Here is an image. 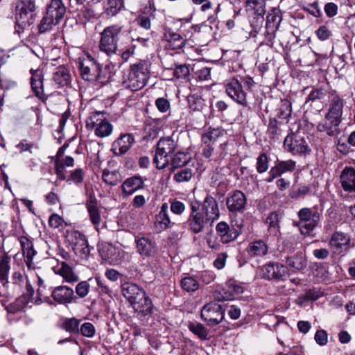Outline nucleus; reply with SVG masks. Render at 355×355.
Returning <instances> with one entry per match:
<instances>
[{
  "label": "nucleus",
  "instance_id": "nucleus-63",
  "mask_svg": "<svg viewBox=\"0 0 355 355\" xmlns=\"http://www.w3.org/2000/svg\"><path fill=\"white\" fill-rule=\"evenodd\" d=\"M155 105L158 110L162 113L166 112L170 108L169 101L163 97H160L156 99Z\"/></svg>",
  "mask_w": 355,
  "mask_h": 355
},
{
  "label": "nucleus",
  "instance_id": "nucleus-59",
  "mask_svg": "<svg viewBox=\"0 0 355 355\" xmlns=\"http://www.w3.org/2000/svg\"><path fill=\"white\" fill-rule=\"evenodd\" d=\"M188 101L189 108L193 111H199L203 107V99L201 97L192 96Z\"/></svg>",
  "mask_w": 355,
  "mask_h": 355
},
{
  "label": "nucleus",
  "instance_id": "nucleus-61",
  "mask_svg": "<svg viewBox=\"0 0 355 355\" xmlns=\"http://www.w3.org/2000/svg\"><path fill=\"white\" fill-rule=\"evenodd\" d=\"M327 91L323 88L313 89L308 95L306 102L308 101H315L323 98L326 96Z\"/></svg>",
  "mask_w": 355,
  "mask_h": 355
},
{
  "label": "nucleus",
  "instance_id": "nucleus-24",
  "mask_svg": "<svg viewBox=\"0 0 355 355\" xmlns=\"http://www.w3.org/2000/svg\"><path fill=\"white\" fill-rule=\"evenodd\" d=\"M135 143V138L131 134H121L112 144V150L119 156L125 154Z\"/></svg>",
  "mask_w": 355,
  "mask_h": 355
},
{
  "label": "nucleus",
  "instance_id": "nucleus-58",
  "mask_svg": "<svg viewBox=\"0 0 355 355\" xmlns=\"http://www.w3.org/2000/svg\"><path fill=\"white\" fill-rule=\"evenodd\" d=\"M189 73V69L185 64L177 65L173 73L174 76L178 79L185 78Z\"/></svg>",
  "mask_w": 355,
  "mask_h": 355
},
{
  "label": "nucleus",
  "instance_id": "nucleus-20",
  "mask_svg": "<svg viewBox=\"0 0 355 355\" xmlns=\"http://www.w3.org/2000/svg\"><path fill=\"white\" fill-rule=\"evenodd\" d=\"M137 252L143 257H153L157 252L155 241L148 237H137L135 239Z\"/></svg>",
  "mask_w": 355,
  "mask_h": 355
},
{
  "label": "nucleus",
  "instance_id": "nucleus-23",
  "mask_svg": "<svg viewBox=\"0 0 355 355\" xmlns=\"http://www.w3.org/2000/svg\"><path fill=\"white\" fill-rule=\"evenodd\" d=\"M344 105L345 100L343 98L337 94H331L329 96L328 111L325 115L342 121Z\"/></svg>",
  "mask_w": 355,
  "mask_h": 355
},
{
  "label": "nucleus",
  "instance_id": "nucleus-17",
  "mask_svg": "<svg viewBox=\"0 0 355 355\" xmlns=\"http://www.w3.org/2000/svg\"><path fill=\"white\" fill-rule=\"evenodd\" d=\"M296 162L292 159L279 160L277 159L275 166L268 172V176L266 179L268 182H272L275 178L280 177L282 174L293 172L295 170Z\"/></svg>",
  "mask_w": 355,
  "mask_h": 355
},
{
  "label": "nucleus",
  "instance_id": "nucleus-39",
  "mask_svg": "<svg viewBox=\"0 0 355 355\" xmlns=\"http://www.w3.org/2000/svg\"><path fill=\"white\" fill-rule=\"evenodd\" d=\"M190 159L189 154L183 151H178L171 156V159H169V164L172 166L173 168H178L185 166Z\"/></svg>",
  "mask_w": 355,
  "mask_h": 355
},
{
  "label": "nucleus",
  "instance_id": "nucleus-11",
  "mask_svg": "<svg viewBox=\"0 0 355 355\" xmlns=\"http://www.w3.org/2000/svg\"><path fill=\"white\" fill-rule=\"evenodd\" d=\"M284 148L293 155L306 154L311 151L305 139L293 132L284 139Z\"/></svg>",
  "mask_w": 355,
  "mask_h": 355
},
{
  "label": "nucleus",
  "instance_id": "nucleus-14",
  "mask_svg": "<svg viewBox=\"0 0 355 355\" xmlns=\"http://www.w3.org/2000/svg\"><path fill=\"white\" fill-rule=\"evenodd\" d=\"M34 10V0H18L15 7V19L22 26L31 24V19Z\"/></svg>",
  "mask_w": 355,
  "mask_h": 355
},
{
  "label": "nucleus",
  "instance_id": "nucleus-7",
  "mask_svg": "<svg viewBox=\"0 0 355 355\" xmlns=\"http://www.w3.org/2000/svg\"><path fill=\"white\" fill-rule=\"evenodd\" d=\"M95 128V134L98 137L109 136L112 132V125L101 112L93 113L86 121L87 129Z\"/></svg>",
  "mask_w": 355,
  "mask_h": 355
},
{
  "label": "nucleus",
  "instance_id": "nucleus-45",
  "mask_svg": "<svg viewBox=\"0 0 355 355\" xmlns=\"http://www.w3.org/2000/svg\"><path fill=\"white\" fill-rule=\"evenodd\" d=\"M189 329L200 340L209 339V331L201 323L190 322L188 324Z\"/></svg>",
  "mask_w": 355,
  "mask_h": 355
},
{
  "label": "nucleus",
  "instance_id": "nucleus-8",
  "mask_svg": "<svg viewBox=\"0 0 355 355\" xmlns=\"http://www.w3.org/2000/svg\"><path fill=\"white\" fill-rule=\"evenodd\" d=\"M300 227L302 234H309L318 225L321 215L316 209L302 208L298 211Z\"/></svg>",
  "mask_w": 355,
  "mask_h": 355
},
{
  "label": "nucleus",
  "instance_id": "nucleus-50",
  "mask_svg": "<svg viewBox=\"0 0 355 355\" xmlns=\"http://www.w3.org/2000/svg\"><path fill=\"white\" fill-rule=\"evenodd\" d=\"M181 286L187 292H194L198 287V282L193 277H185L181 280Z\"/></svg>",
  "mask_w": 355,
  "mask_h": 355
},
{
  "label": "nucleus",
  "instance_id": "nucleus-13",
  "mask_svg": "<svg viewBox=\"0 0 355 355\" xmlns=\"http://www.w3.org/2000/svg\"><path fill=\"white\" fill-rule=\"evenodd\" d=\"M66 12V8L62 0H51L46 8V31L48 26L56 25Z\"/></svg>",
  "mask_w": 355,
  "mask_h": 355
},
{
  "label": "nucleus",
  "instance_id": "nucleus-40",
  "mask_svg": "<svg viewBox=\"0 0 355 355\" xmlns=\"http://www.w3.org/2000/svg\"><path fill=\"white\" fill-rule=\"evenodd\" d=\"M80 320L76 318H65L62 319L60 327L71 334H78Z\"/></svg>",
  "mask_w": 355,
  "mask_h": 355
},
{
  "label": "nucleus",
  "instance_id": "nucleus-29",
  "mask_svg": "<svg viewBox=\"0 0 355 355\" xmlns=\"http://www.w3.org/2000/svg\"><path fill=\"white\" fill-rule=\"evenodd\" d=\"M32 74L31 78V87L35 96L42 102H44L43 89V71L40 69L36 70L31 69Z\"/></svg>",
  "mask_w": 355,
  "mask_h": 355
},
{
  "label": "nucleus",
  "instance_id": "nucleus-48",
  "mask_svg": "<svg viewBox=\"0 0 355 355\" xmlns=\"http://www.w3.org/2000/svg\"><path fill=\"white\" fill-rule=\"evenodd\" d=\"M102 179L107 184L111 186L116 185L121 180V175L118 171H109L107 170L103 171Z\"/></svg>",
  "mask_w": 355,
  "mask_h": 355
},
{
  "label": "nucleus",
  "instance_id": "nucleus-32",
  "mask_svg": "<svg viewBox=\"0 0 355 355\" xmlns=\"http://www.w3.org/2000/svg\"><path fill=\"white\" fill-rule=\"evenodd\" d=\"M349 242L350 239L347 234L341 232H336L331 236L329 245L334 253L340 254L342 252L343 247L347 245Z\"/></svg>",
  "mask_w": 355,
  "mask_h": 355
},
{
  "label": "nucleus",
  "instance_id": "nucleus-62",
  "mask_svg": "<svg viewBox=\"0 0 355 355\" xmlns=\"http://www.w3.org/2000/svg\"><path fill=\"white\" fill-rule=\"evenodd\" d=\"M89 284L86 281L78 283L76 287V294L81 298L85 297L89 293Z\"/></svg>",
  "mask_w": 355,
  "mask_h": 355
},
{
  "label": "nucleus",
  "instance_id": "nucleus-35",
  "mask_svg": "<svg viewBox=\"0 0 355 355\" xmlns=\"http://www.w3.org/2000/svg\"><path fill=\"white\" fill-rule=\"evenodd\" d=\"M86 207L89 213L91 222L95 226H98L101 221V217L98 207V200L96 198L90 196L89 200L86 202Z\"/></svg>",
  "mask_w": 355,
  "mask_h": 355
},
{
  "label": "nucleus",
  "instance_id": "nucleus-60",
  "mask_svg": "<svg viewBox=\"0 0 355 355\" xmlns=\"http://www.w3.org/2000/svg\"><path fill=\"white\" fill-rule=\"evenodd\" d=\"M314 340L320 346H324L328 341V334L324 329L318 330L315 334Z\"/></svg>",
  "mask_w": 355,
  "mask_h": 355
},
{
  "label": "nucleus",
  "instance_id": "nucleus-30",
  "mask_svg": "<svg viewBox=\"0 0 355 355\" xmlns=\"http://www.w3.org/2000/svg\"><path fill=\"white\" fill-rule=\"evenodd\" d=\"M340 183L345 191H355V169L346 166L340 175Z\"/></svg>",
  "mask_w": 355,
  "mask_h": 355
},
{
  "label": "nucleus",
  "instance_id": "nucleus-53",
  "mask_svg": "<svg viewBox=\"0 0 355 355\" xmlns=\"http://www.w3.org/2000/svg\"><path fill=\"white\" fill-rule=\"evenodd\" d=\"M257 171L263 173L268 169V157L266 153H261L257 159Z\"/></svg>",
  "mask_w": 355,
  "mask_h": 355
},
{
  "label": "nucleus",
  "instance_id": "nucleus-27",
  "mask_svg": "<svg viewBox=\"0 0 355 355\" xmlns=\"http://www.w3.org/2000/svg\"><path fill=\"white\" fill-rule=\"evenodd\" d=\"M246 252L250 257L261 258L268 254V246L266 242L262 239L255 240L248 244Z\"/></svg>",
  "mask_w": 355,
  "mask_h": 355
},
{
  "label": "nucleus",
  "instance_id": "nucleus-49",
  "mask_svg": "<svg viewBox=\"0 0 355 355\" xmlns=\"http://www.w3.org/2000/svg\"><path fill=\"white\" fill-rule=\"evenodd\" d=\"M192 176V170L186 167L177 171L173 175V180L178 183L189 182L191 179Z\"/></svg>",
  "mask_w": 355,
  "mask_h": 355
},
{
  "label": "nucleus",
  "instance_id": "nucleus-64",
  "mask_svg": "<svg viewBox=\"0 0 355 355\" xmlns=\"http://www.w3.org/2000/svg\"><path fill=\"white\" fill-rule=\"evenodd\" d=\"M185 210L184 204L179 200H174L171 202V211L177 215L182 214Z\"/></svg>",
  "mask_w": 355,
  "mask_h": 355
},
{
  "label": "nucleus",
  "instance_id": "nucleus-57",
  "mask_svg": "<svg viewBox=\"0 0 355 355\" xmlns=\"http://www.w3.org/2000/svg\"><path fill=\"white\" fill-rule=\"evenodd\" d=\"M84 180V172L80 168H78L70 173L69 178L67 181H72L76 184H80Z\"/></svg>",
  "mask_w": 355,
  "mask_h": 355
},
{
  "label": "nucleus",
  "instance_id": "nucleus-31",
  "mask_svg": "<svg viewBox=\"0 0 355 355\" xmlns=\"http://www.w3.org/2000/svg\"><path fill=\"white\" fill-rule=\"evenodd\" d=\"M292 114L291 103L288 99L281 100L274 111V116L277 120L287 123Z\"/></svg>",
  "mask_w": 355,
  "mask_h": 355
},
{
  "label": "nucleus",
  "instance_id": "nucleus-46",
  "mask_svg": "<svg viewBox=\"0 0 355 355\" xmlns=\"http://www.w3.org/2000/svg\"><path fill=\"white\" fill-rule=\"evenodd\" d=\"M59 274L69 283H74L78 281V276L74 273L72 268L63 262L62 267L59 269Z\"/></svg>",
  "mask_w": 355,
  "mask_h": 355
},
{
  "label": "nucleus",
  "instance_id": "nucleus-10",
  "mask_svg": "<svg viewBox=\"0 0 355 355\" xmlns=\"http://www.w3.org/2000/svg\"><path fill=\"white\" fill-rule=\"evenodd\" d=\"M67 239L76 255L81 258H86L89 255L90 249L83 234L77 230H72L67 232Z\"/></svg>",
  "mask_w": 355,
  "mask_h": 355
},
{
  "label": "nucleus",
  "instance_id": "nucleus-38",
  "mask_svg": "<svg viewBox=\"0 0 355 355\" xmlns=\"http://www.w3.org/2000/svg\"><path fill=\"white\" fill-rule=\"evenodd\" d=\"M19 242L21 247L24 256L26 258V263L28 266L31 262L33 257L36 252L33 249V245L32 241L26 236H21L19 238Z\"/></svg>",
  "mask_w": 355,
  "mask_h": 355
},
{
  "label": "nucleus",
  "instance_id": "nucleus-52",
  "mask_svg": "<svg viewBox=\"0 0 355 355\" xmlns=\"http://www.w3.org/2000/svg\"><path fill=\"white\" fill-rule=\"evenodd\" d=\"M323 295V292L318 288H312L306 291L305 294L300 297L303 300L315 301Z\"/></svg>",
  "mask_w": 355,
  "mask_h": 355
},
{
  "label": "nucleus",
  "instance_id": "nucleus-25",
  "mask_svg": "<svg viewBox=\"0 0 355 355\" xmlns=\"http://www.w3.org/2000/svg\"><path fill=\"white\" fill-rule=\"evenodd\" d=\"M216 231L223 243L234 241L239 235V232L233 226L230 227L225 222H220L216 225Z\"/></svg>",
  "mask_w": 355,
  "mask_h": 355
},
{
  "label": "nucleus",
  "instance_id": "nucleus-47",
  "mask_svg": "<svg viewBox=\"0 0 355 355\" xmlns=\"http://www.w3.org/2000/svg\"><path fill=\"white\" fill-rule=\"evenodd\" d=\"M281 21L282 16L273 10L267 15L266 28L275 32L278 29Z\"/></svg>",
  "mask_w": 355,
  "mask_h": 355
},
{
  "label": "nucleus",
  "instance_id": "nucleus-16",
  "mask_svg": "<svg viewBox=\"0 0 355 355\" xmlns=\"http://www.w3.org/2000/svg\"><path fill=\"white\" fill-rule=\"evenodd\" d=\"M51 66H57L53 72L52 80L58 87L66 86L70 83L71 75L63 63H60L59 58L51 59Z\"/></svg>",
  "mask_w": 355,
  "mask_h": 355
},
{
  "label": "nucleus",
  "instance_id": "nucleus-12",
  "mask_svg": "<svg viewBox=\"0 0 355 355\" xmlns=\"http://www.w3.org/2000/svg\"><path fill=\"white\" fill-rule=\"evenodd\" d=\"M227 96L237 104L248 106L247 94L243 89L241 83L237 78H231L225 85Z\"/></svg>",
  "mask_w": 355,
  "mask_h": 355
},
{
  "label": "nucleus",
  "instance_id": "nucleus-43",
  "mask_svg": "<svg viewBox=\"0 0 355 355\" xmlns=\"http://www.w3.org/2000/svg\"><path fill=\"white\" fill-rule=\"evenodd\" d=\"M223 291L225 295L228 294V295L223 296V300H229L233 299L234 297L239 295L242 294L244 289L242 286L233 282H229L226 284V288H224Z\"/></svg>",
  "mask_w": 355,
  "mask_h": 355
},
{
  "label": "nucleus",
  "instance_id": "nucleus-41",
  "mask_svg": "<svg viewBox=\"0 0 355 355\" xmlns=\"http://www.w3.org/2000/svg\"><path fill=\"white\" fill-rule=\"evenodd\" d=\"M287 264L295 271L302 270L306 267L307 261L302 254H296L288 257Z\"/></svg>",
  "mask_w": 355,
  "mask_h": 355
},
{
  "label": "nucleus",
  "instance_id": "nucleus-36",
  "mask_svg": "<svg viewBox=\"0 0 355 355\" xmlns=\"http://www.w3.org/2000/svg\"><path fill=\"white\" fill-rule=\"evenodd\" d=\"M165 40L169 48L174 50L181 49L185 44L186 40L178 33L167 32L164 35Z\"/></svg>",
  "mask_w": 355,
  "mask_h": 355
},
{
  "label": "nucleus",
  "instance_id": "nucleus-5",
  "mask_svg": "<svg viewBox=\"0 0 355 355\" xmlns=\"http://www.w3.org/2000/svg\"><path fill=\"white\" fill-rule=\"evenodd\" d=\"M177 142L171 137L161 138L157 144L153 164L158 169H164L169 164V156L177 148Z\"/></svg>",
  "mask_w": 355,
  "mask_h": 355
},
{
  "label": "nucleus",
  "instance_id": "nucleus-15",
  "mask_svg": "<svg viewBox=\"0 0 355 355\" xmlns=\"http://www.w3.org/2000/svg\"><path fill=\"white\" fill-rule=\"evenodd\" d=\"M263 278L268 280H282L288 275L287 267L283 264L269 262L261 268Z\"/></svg>",
  "mask_w": 355,
  "mask_h": 355
},
{
  "label": "nucleus",
  "instance_id": "nucleus-21",
  "mask_svg": "<svg viewBox=\"0 0 355 355\" xmlns=\"http://www.w3.org/2000/svg\"><path fill=\"white\" fill-rule=\"evenodd\" d=\"M145 179L140 175H133L124 180L121 186L123 196H129L145 188Z\"/></svg>",
  "mask_w": 355,
  "mask_h": 355
},
{
  "label": "nucleus",
  "instance_id": "nucleus-28",
  "mask_svg": "<svg viewBox=\"0 0 355 355\" xmlns=\"http://www.w3.org/2000/svg\"><path fill=\"white\" fill-rule=\"evenodd\" d=\"M121 292L125 298L132 304L139 298L144 296L146 292L135 284L125 282L121 286Z\"/></svg>",
  "mask_w": 355,
  "mask_h": 355
},
{
  "label": "nucleus",
  "instance_id": "nucleus-4",
  "mask_svg": "<svg viewBox=\"0 0 355 355\" xmlns=\"http://www.w3.org/2000/svg\"><path fill=\"white\" fill-rule=\"evenodd\" d=\"M123 35V26L119 24L109 26L100 33L98 48L107 56L116 53L118 42Z\"/></svg>",
  "mask_w": 355,
  "mask_h": 355
},
{
  "label": "nucleus",
  "instance_id": "nucleus-55",
  "mask_svg": "<svg viewBox=\"0 0 355 355\" xmlns=\"http://www.w3.org/2000/svg\"><path fill=\"white\" fill-rule=\"evenodd\" d=\"M87 338H92L95 335L96 329L91 322H85L79 328V333Z\"/></svg>",
  "mask_w": 355,
  "mask_h": 355
},
{
  "label": "nucleus",
  "instance_id": "nucleus-42",
  "mask_svg": "<svg viewBox=\"0 0 355 355\" xmlns=\"http://www.w3.org/2000/svg\"><path fill=\"white\" fill-rule=\"evenodd\" d=\"M123 6V0H107L104 12L107 16L114 17L121 10Z\"/></svg>",
  "mask_w": 355,
  "mask_h": 355
},
{
  "label": "nucleus",
  "instance_id": "nucleus-51",
  "mask_svg": "<svg viewBox=\"0 0 355 355\" xmlns=\"http://www.w3.org/2000/svg\"><path fill=\"white\" fill-rule=\"evenodd\" d=\"M315 33L318 40L322 42L329 40L333 35L332 31L329 27L325 24L320 26L315 31Z\"/></svg>",
  "mask_w": 355,
  "mask_h": 355
},
{
  "label": "nucleus",
  "instance_id": "nucleus-2",
  "mask_svg": "<svg viewBox=\"0 0 355 355\" xmlns=\"http://www.w3.org/2000/svg\"><path fill=\"white\" fill-rule=\"evenodd\" d=\"M191 212L188 217L189 230L194 234L202 232L211 226L220 217L217 200L207 194L202 201L193 200L190 202Z\"/></svg>",
  "mask_w": 355,
  "mask_h": 355
},
{
  "label": "nucleus",
  "instance_id": "nucleus-1",
  "mask_svg": "<svg viewBox=\"0 0 355 355\" xmlns=\"http://www.w3.org/2000/svg\"><path fill=\"white\" fill-rule=\"evenodd\" d=\"M10 257L6 254L0 256V282L2 288L0 287L1 291H10L12 294H18L21 293L24 286H26L27 302H32L39 305L43 303V279L38 276V286L37 293L35 294L34 291L30 284H28L26 278L21 272H15L12 277L11 281L8 280V274L10 269Z\"/></svg>",
  "mask_w": 355,
  "mask_h": 355
},
{
  "label": "nucleus",
  "instance_id": "nucleus-37",
  "mask_svg": "<svg viewBox=\"0 0 355 355\" xmlns=\"http://www.w3.org/2000/svg\"><path fill=\"white\" fill-rule=\"evenodd\" d=\"M225 130L221 128L209 127L202 135L201 139L203 144H214L218 137L223 135Z\"/></svg>",
  "mask_w": 355,
  "mask_h": 355
},
{
  "label": "nucleus",
  "instance_id": "nucleus-33",
  "mask_svg": "<svg viewBox=\"0 0 355 355\" xmlns=\"http://www.w3.org/2000/svg\"><path fill=\"white\" fill-rule=\"evenodd\" d=\"M134 310L142 316L150 315L153 312V303L149 297L144 296L139 298L132 304Z\"/></svg>",
  "mask_w": 355,
  "mask_h": 355
},
{
  "label": "nucleus",
  "instance_id": "nucleus-56",
  "mask_svg": "<svg viewBox=\"0 0 355 355\" xmlns=\"http://www.w3.org/2000/svg\"><path fill=\"white\" fill-rule=\"evenodd\" d=\"M303 10L315 17H320L322 15L318 1H315L307 6L303 7Z\"/></svg>",
  "mask_w": 355,
  "mask_h": 355
},
{
  "label": "nucleus",
  "instance_id": "nucleus-9",
  "mask_svg": "<svg viewBox=\"0 0 355 355\" xmlns=\"http://www.w3.org/2000/svg\"><path fill=\"white\" fill-rule=\"evenodd\" d=\"M225 311L221 304L209 302L205 304L200 313V317L207 325L214 326L220 324L224 318Z\"/></svg>",
  "mask_w": 355,
  "mask_h": 355
},
{
  "label": "nucleus",
  "instance_id": "nucleus-19",
  "mask_svg": "<svg viewBox=\"0 0 355 355\" xmlns=\"http://www.w3.org/2000/svg\"><path fill=\"white\" fill-rule=\"evenodd\" d=\"M341 122L338 119L325 115L324 118L318 123L316 129L319 132L324 133L329 137H336L340 133Z\"/></svg>",
  "mask_w": 355,
  "mask_h": 355
},
{
  "label": "nucleus",
  "instance_id": "nucleus-3",
  "mask_svg": "<svg viewBox=\"0 0 355 355\" xmlns=\"http://www.w3.org/2000/svg\"><path fill=\"white\" fill-rule=\"evenodd\" d=\"M149 77L150 64L139 61L130 66L128 73L123 76V84L131 91H138L146 86Z\"/></svg>",
  "mask_w": 355,
  "mask_h": 355
},
{
  "label": "nucleus",
  "instance_id": "nucleus-6",
  "mask_svg": "<svg viewBox=\"0 0 355 355\" xmlns=\"http://www.w3.org/2000/svg\"><path fill=\"white\" fill-rule=\"evenodd\" d=\"M78 64L80 75L85 80L96 81L103 85L107 82V78L103 73L100 64L91 55H88L83 60H80Z\"/></svg>",
  "mask_w": 355,
  "mask_h": 355
},
{
  "label": "nucleus",
  "instance_id": "nucleus-44",
  "mask_svg": "<svg viewBox=\"0 0 355 355\" xmlns=\"http://www.w3.org/2000/svg\"><path fill=\"white\" fill-rule=\"evenodd\" d=\"M284 122L277 121L275 118H270L268 125V133L273 140L279 139L282 136V129L280 125Z\"/></svg>",
  "mask_w": 355,
  "mask_h": 355
},
{
  "label": "nucleus",
  "instance_id": "nucleus-18",
  "mask_svg": "<svg viewBox=\"0 0 355 355\" xmlns=\"http://www.w3.org/2000/svg\"><path fill=\"white\" fill-rule=\"evenodd\" d=\"M247 198L240 190H235L226 199V205L230 212L241 213L244 211Z\"/></svg>",
  "mask_w": 355,
  "mask_h": 355
},
{
  "label": "nucleus",
  "instance_id": "nucleus-22",
  "mask_svg": "<svg viewBox=\"0 0 355 355\" xmlns=\"http://www.w3.org/2000/svg\"><path fill=\"white\" fill-rule=\"evenodd\" d=\"M168 209L167 203L164 202L162 205L159 213L155 215L154 227L157 232L170 229L174 225V223L170 219Z\"/></svg>",
  "mask_w": 355,
  "mask_h": 355
},
{
  "label": "nucleus",
  "instance_id": "nucleus-34",
  "mask_svg": "<svg viewBox=\"0 0 355 355\" xmlns=\"http://www.w3.org/2000/svg\"><path fill=\"white\" fill-rule=\"evenodd\" d=\"M74 166V159L71 156H66L63 159H55L54 172L57 178L60 180H65V167H72Z\"/></svg>",
  "mask_w": 355,
  "mask_h": 355
},
{
  "label": "nucleus",
  "instance_id": "nucleus-54",
  "mask_svg": "<svg viewBox=\"0 0 355 355\" xmlns=\"http://www.w3.org/2000/svg\"><path fill=\"white\" fill-rule=\"evenodd\" d=\"M279 215L277 212L270 213L266 218V223L270 230L276 231L279 227Z\"/></svg>",
  "mask_w": 355,
  "mask_h": 355
},
{
  "label": "nucleus",
  "instance_id": "nucleus-26",
  "mask_svg": "<svg viewBox=\"0 0 355 355\" xmlns=\"http://www.w3.org/2000/svg\"><path fill=\"white\" fill-rule=\"evenodd\" d=\"M51 297L58 304H70L73 301L74 292L68 286H60L53 290Z\"/></svg>",
  "mask_w": 355,
  "mask_h": 355
}]
</instances>
